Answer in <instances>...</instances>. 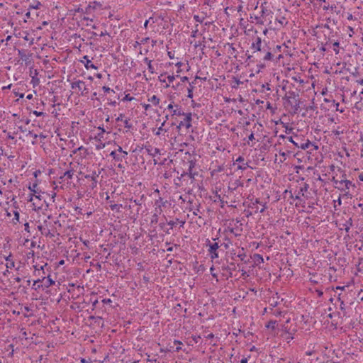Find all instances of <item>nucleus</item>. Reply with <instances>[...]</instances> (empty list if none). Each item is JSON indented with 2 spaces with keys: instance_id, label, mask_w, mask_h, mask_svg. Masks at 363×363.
<instances>
[{
  "instance_id": "f8f14e48",
  "label": "nucleus",
  "mask_w": 363,
  "mask_h": 363,
  "mask_svg": "<svg viewBox=\"0 0 363 363\" xmlns=\"http://www.w3.org/2000/svg\"><path fill=\"white\" fill-rule=\"evenodd\" d=\"M245 159L242 156H239L236 160L235 162L240 163V164L238 165V169L240 170H245L248 167V164L246 162H244Z\"/></svg>"
},
{
  "instance_id": "c9c22d12",
  "label": "nucleus",
  "mask_w": 363,
  "mask_h": 363,
  "mask_svg": "<svg viewBox=\"0 0 363 363\" xmlns=\"http://www.w3.org/2000/svg\"><path fill=\"white\" fill-rule=\"evenodd\" d=\"M310 145H311V143L308 140L307 143H302L300 145H298V147H300L302 150H306L309 147Z\"/></svg>"
},
{
  "instance_id": "7c9ffc66",
  "label": "nucleus",
  "mask_w": 363,
  "mask_h": 363,
  "mask_svg": "<svg viewBox=\"0 0 363 363\" xmlns=\"http://www.w3.org/2000/svg\"><path fill=\"white\" fill-rule=\"evenodd\" d=\"M277 325V321L276 320H270L267 324L266 327L269 329L274 330Z\"/></svg>"
},
{
  "instance_id": "4be33fe9",
  "label": "nucleus",
  "mask_w": 363,
  "mask_h": 363,
  "mask_svg": "<svg viewBox=\"0 0 363 363\" xmlns=\"http://www.w3.org/2000/svg\"><path fill=\"white\" fill-rule=\"evenodd\" d=\"M164 124H165V121L162 123L161 125L157 128V131L155 133L156 135L160 136L163 133L167 132V130L164 128Z\"/></svg>"
},
{
  "instance_id": "473e14b6",
  "label": "nucleus",
  "mask_w": 363,
  "mask_h": 363,
  "mask_svg": "<svg viewBox=\"0 0 363 363\" xmlns=\"http://www.w3.org/2000/svg\"><path fill=\"white\" fill-rule=\"evenodd\" d=\"M48 267V264L45 263L43 265H40L39 267V275H40V272L43 274V276L46 275V273L45 272V268Z\"/></svg>"
},
{
  "instance_id": "de8ad7c7",
  "label": "nucleus",
  "mask_w": 363,
  "mask_h": 363,
  "mask_svg": "<svg viewBox=\"0 0 363 363\" xmlns=\"http://www.w3.org/2000/svg\"><path fill=\"white\" fill-rule=\"evenodd\" d=\"M103 90L106 92V93H108V92H110V91H112L114 93V91L113 89H111L108 86H104L102 87Z\"/></svg>"
},
{
  "instance_id": "dca6fc26",
  "label": "nucleus",
  "mask_w": 363,
  "mask_h": 363,
  "mask_svg": "<svg viewBox=\"0 0 363 363\" xmlns=\"http://www.w3.org/2000/svg\"><path fill=\"white\" fill-rule=\"evenodd\" d=\"M143 61L147 65L149 72L151 74L155 73V69L152 65V61L147 57H145Z\"/></svg>"
},
{
  "instance_id": "0e129e2a",
  "label": "nucleus",
  "mask_w": 363,
  "mask_h": 363,
  "mask_svg": "<svg viewBox=\"0 0 363 363\" xmlns=\"http://www.w3.org/2000/svg\"><path fill=\"white\" fill-rule=\"evenodd\" d=\"M188 80H189V78L187 77H186V76L181 77V81L182 82H187Z\"/></svg>"
},
{
  "instance_id": "f704fd0d",
  "label": "nucleus",
  "mask_w": 363,
  "mask_h": 363,
  "mask_svg": "<svg viewBox=\"0 0 363 363\" xmlns=\"http://www.w3.org/2000/svg\"><path fill=\"white\" fill-rule=\"evenodd\" d=\"M157 222H158V216H157V213H155L154 215H152V216L151 218L150 223L152 225H153V224L157 223Z\"/></svg>"
},
{
  "instance_id": "3c124183",
  "label": "nucleus",
  "mask_w": 363,
  "mask_h": 363,
  "mask_svg": "<svg viewBox=\"0 0 363 363\" xmlns=\"http://www.w3.org/2000/svg\"><path fill=\"white\" fill-rule=\"evenodd\" d=\"M288 140L289 142H291V143H293L295 146L298 147V144L296 141L294 140L293 137H289Z\"/></svg>"
},
{
  "instance_id": "6ab92c4d",
  "label": "nucleus",
  "mask_w": 363,
  "mask_h": 363,
  "mask_svg": "<svg viewBox=\"0 0 363 363\" xmlns=\"http://www.w3.org/2000/svg\"><path fill=\"white\" fill-rule=\"evenodd\" d=\"M194 87H195V82H190L189 84V87L187 88V91H188L187 97L188 98H189V99L193 98V96H194L193 91H194Z\"/></svg>"
},
{
  "instance_id": "c03bdc74",
  "label": "nucleus",
  "mask_w": 363,
  "mask_h": 363,
  "mask_svg": "<svg viewBox=\"0 0 363 363\" xmlns=\"http://www.w3.org/2000/svg\"><path fill=\"white\" fill-rule=\"evenodd\" d=\"M194 19L196 22L201 23L203 22V18H201V17H200L199 16H198V15H195V16H194Z\"/></svg>"
},
{
  "instance_id": "39448f33",
  "label": "nucleus",
  "mask_w": 363,
  "mask_h": 363,
  "mask_svg": "<svg viewBox=\"0 0 363 363\" xmlns=\"http://www.w3.org/2000/svg\"><path fill=\"white\" fill-rule=\"evenodd\" d=\"M184 121H181L179 125L177 126L178 130H180L182 127H185L186 129H189L191 127V120L192 115L191 113H185Z\"/></svg>"
},
{
  "instance_id": "680f3d73",
  "label": "nucleus",
  "mask_w": 363,
  "mask_h": 363,
  "mask_svg": "<svg viewBox=\"0 0 363 363\" xmlns=\"http://www.w3.org/2000/svg\"><path fill=\"white\" fill-rule=\"evenodd\" d=\"M39 267H40V264L33 265V267L35 269V273L39 272Z\"/></svg>"
},
{
  "instance_id": "e2e57ef3",
  "label": "nucleus",
  "mask_w": 363,
  "mask_h": 363,
  "mask_svg": "<svg viewBox=\"0 0 363 363\" xmlns=\"http://www.w3.org/2000/svg\"><path fill=\"white\" fill-rule=\"evenodd\" d=\"M333 103L334 106H335L336 110L338 111V107L340 106V104L338 102H336L335 100L333 101Z\"/></svg>"
},
{
  "instance_id": "4468645a",
  "label": "nucleus",
  "mask_w": 363,
  "mask_h": 363,
  "mask_svg": "<svg viewBox=\"0 0 363 363\" xmlns=\"http://www.w3.org/2000/svg\"><path fill=\"white\" fill-rule=\"evenodd\" d=\"M102 5L100 2L98 1H93L89 3L88 7L86 9V11L89 12V10H96L98 9L101 8Z\"/></svg>"
},
{
  "instance_id": "338daca9",
  "label": "nucleus",
  "mask_w": 363,
  "mask_h": 363,
  "mask_svg": "<svg viewBox=\"0 0 363 363\" xmlns=\"http://www.w3.org/2000/svg\"><path fill=\"white\" fill-rule=\"evenodd\" d=\"M247 361H248L247 358L244 357V358H242V359L240 360V363H247Z\"/></svg>"
},
{
  "instance_id": "aec40b11",
  "label": "nucleus",
  "mask_w": 363,
  "mask_h": 363,
  "mask_svg": "<svg viewBox=\"0 0 363 363\" xmlns=\"http://www.w3.org/2000/svg\"><path fill=\"white\" fill-rule=\"evenodd\" d=\"M179 77V74L174 75L172 74L167 75V79H168V82L166 83V84L164 85V87L165 88L170 87L171 86L170 84L174 81L176 77Z\"/></svg>"
},
{
  "instance_id": "69168bd1",
  "label": "nucleus",
  "mask_w": 363,
  "mask_h": 363,
  "mask_svg": "<svg viewBox=\"0 0 363 363\" xmlns=\"http://www.w3.org/2000/svg\"><path fill=\"white\" fill-rule=\"evenodd\" d=\"M358 178L359 181L363 182V172L359 174Z\"/></svg>"
},
{
  "instance_id": "7ed1b4c3",
  "label": "nucleus",
  "mask_w": 363,
  "mask_h": 363,
  "mask_svg": "<svg viewBox=\"0 0 363 363\" xmlns=\"http://www.w3.org/2000/svg\"><path fill=\"white\" fill-rule=\"evenodd\" d=\"M6 215L7 217H13L11 219V223L13 225L21 223L18 207L13 206L11 209L9 208L6 210Z\"/></svg>"
},
{
  "instance_id": "2f4dec72",
  "label": "nucleus",
  "mask_w": 363,
  "mask_h": 363,
  "mask_svg": "<svg viewBox=\"0 0 363 363\" xmlns=\"http://www.w3.org/2000/svg\"><path fill=\"white\" fill-rule=\"evenodd\" d=\"M122 207L121 204H111L110 205V208L112 211H116L117 212H119L121 211V208Z\"/></svg>"
},
{
  "instance_id": "423d86ee",
  "label": "nucleus",
  "mask_w": 363,
  "mask_h": 363,
  "mask_svg": "<svg viewBox=\"0 0 363 363\" xmlns=\"http://www.w3.org/2000/svg\"><path fill=\"white\" fill-rule=\"evenodd\" d=\"M36 227L39 231H40L41 234L45 236L52 235L50 233V230L47 224V220L44 221V224L40 223V222L36 223Z\"/></svg>"
},
{
  "instance_id": "09e8293b",
  "label": "nucleus",
  "mask_w": 363,
  "mask_h": 363,
  "mask_svg": "<svg viewBox=\"0 0 363 363\" xmlns=\"http://www.w3.org/2000/svg\"><path fill=\"white\" fill-rule=\"evenodd\" d=\"M142 106L143 108L145 110V111H148L151 108V106L150 104H142Z\"/></svg>"
},
{
  "instance_id": "864d4df0",
  "label": "nucleus",
  "mask_w": 363,
  "mask_h": 363,
  "mask_svg": "<svg viewBox=\"0 0 363 363\" xmlns=\"http://www.w3.org/2000/svg\"><path fill=\"white\" fill-rule=\"evenodd\" d=\"M198 32H199V30H198V29L196 28L195 30H193V31L191 32V36L192 38H196V37L197 36Z\"/></svg>"
},
{
  "instance_id": "1a4fd4ad",
  "label": "nucleus",
  "mask_w": 363,
  "mask_h": 363,
  "mask_svg": "<svg viewBox=\"0 0 363 363\" xmlns=\"http://www.w3.org/2000/svg\"><path fill=\"white\" fill-rule=\"evenodd\" d=\"M288 102L291 104V106L294 107L295 111L298 109L299 102L296 99V95L294 92L290 93L289 96H288Z\"/></svg>"
},
{
  "instance_id": "a18cd8bd",
  "label": "nucleus",
  "mask_w": 363,
  "mask_h": 363,
  "mask_svg": "<svg viewBox=\"0 0 363 363\" xmlns=\"http://www.w3.org/2000/svg\"><path fill=\"white\" fill-rule=\"evenodd\" d=\"M91 188L94 189L96 186V184H97V181L94 178V177H91Z\"/></svg>"
},
{
  "instance_id": "f257e3e1",
  "label": "nucleus",
  "mask_w": 363,
  "mask_h": 363,
  "mask_svg": "<svg viewBox=\"0 0 363 363\" xmlns=\"http://www.w3.org/2000/svg\"><path fill=\"white\" fill-rule=\"evenodd\" d=\"M55 283V281L51 279L50 275H45L42 276V279H38L34 281L33 286L38 284L37 286L35 288V290L40 288L47 289L54 285Z\"/></svg>"
},
{
  "instance_id": "49530a36",
  "label": "nucleus",
  "mask_w": 363,
  "mask_h": 363,
  "mask_svg": "<svg viewBox=\"0 0 363 363\" xmlns=\"http://www.w3.org/2000/svg\"><path fill=\"white\" fill-rule=\"evenodd\" d=\"M166 74V73L164 74H161L158 78H159V80L160 82L162 83H166V79H162V77Z\"/></svg>"
},
{
  "instance_id": "393cba45",
  "label": "nucleus",
  "mask_w": 363,
  "mask_h": 363,
  "mask_svg": "<svg viewBox=\"0 0 363 363\" xmlns=\"http://www.w3.org/2000/svg\"><path fill=\"white\" fill-rule=\"evenodd\" d=\"M37 186L38 185L36 184H33L32 186H29V189L31 192L33 193V195L35 196V198L40 199V196L36 194H38V191L36 190Z\"/></svg>"
},
{
  "instance_id": "a19ab883",
  "label": "nucleus",
  "mask_w": 363,
  "mask_h": 363,
  "mask_svg": "<svg viewBox=\"0 0 363 363\" xmlns=\"http://www.w3.org/2000/svg\"><path fill=\"white\" fill-rule=\"evenodd\" d=\"M156 205L158 206L159 208H161L162 206L164 205V202L163 200L160 198L159 200H157L155 202Z\"/></svg>"
},
{
  "instance_id": "a211bd4d",
  "label": "nucleus",
  "mask_w": 363,
  "mask_h": 363,
  "mask_svg": "<svg viewBox=\"0 0 363 363\" xmlns=\"http://www.w3.org/2000/svg\"><path fill=\"white\" fill-rule=\"evenodd\" d=\"M98 130H100V132L95 136L94 139L96 140H104V135L106 133V130L102 126H99Z\"/></svg>"
},
{
  "instance_id": "052dcab7",
  "label": "nucleus",
  "mask_w": 363,
  "mask_h": 363,
  "mask_svg": "<svg viewBox=\"0 0 363 363\" xmlns=\"http://www.w3.org/2000/svg\"><path fill=\"white\" fill-rule=\"evenodd\" d=\"M293 79L296 81V82H298L299 83L302 84L303 83V80L301 79L300 77L297 78V77H293Z\"/></svg>"
},
{
  "instance_id": "72a5a7b5",
  "label": "nucleus",
  "mask_w": 363,
  "mask_h": 363,
  "mask_svg": "<svg viewBox=\"0 0 363 363\" xmlns=\"http://www.w3.org/2000/svg\"><path fill=\"white\" fill-rule=\"evenodd\" d=\"M272 54L271 53V52L268 51L265 53V55L264 56L263 59L265 61H269V60H272Z\"/></svg>"
},
{
  "instance_id": "412c9836",
  "label": "nucleus",
  "mask_w": 363,
  "mask_h": 363,
  "mask_svg": "<svg viewBox=\"0 0 363 363\" xmlns=\"http://www.w3.org/2000/svg\"><path fill=\"white\" fill-rule=\"evenodd\" d=\"M147 101L150 102L153 106H158L160 101V99L156 96L153 95L148 98Z\"/></svg>"
},
{
  "instance_id": "a878e982",
  "label": "nucleus",
  "mask_w": 363,
  "mask_h": 363,
  "mask_svg": "<svg viewBox=\"0 0 363 363\" xmlns=\"http://www.w3.org/2000/svg\"><path fill=\"white\" fill-rule=\"evenodd\" d=\"M96 141L98 142V143L96 144V145H95L96 150H100L101 149H104L106 147V143L103 142V140H101V141L100 140H96Z\"/></svg>"
},
{
  "instance_id": "0eeeda50",
  "label": "nucleus",
  "mask_w": 363,
  "mask_h": 363,
  "mask_svg": "<svg viewBox=\"0 0 363 363\" xmlns=\"http://www.w3.org/2000/svg\"><path fill=\"white\" fill-rule=\"evenodd\" d=\"M167 109L172 111V116H181L185 113L182 111V108L179 106L174 105L173 103H171L167 106Z\"/></svg>"
},
{
  "instance_id": "20e7f679",
  "label": "nucleus",
  "mask_w": 363,
  "mask_h": 363,
  "mask_svg": "<svg viewBox=\"0 0 363 363\" xmlns=\"http://www.w3.org/2000/svg\"><path fill=\"white\" fill-rule=\"evenodd\" d=\"M71 88L72 89H77L82 96L89 93V89L85 82L79 79L72 82L71 83Z\"/></svg>"
},
{
  "instance_id": "13d9d810",
  "label": "nucleus",
  "mask_w": 363,
  "mask_h": 363,
  "mask_svg": "<svg viewBox=\"0 0 363 363\" xmlns=\"http://www.w3.org/2000/svg\"><path fill=\"white\" fill-rule=\"evenodd\" d=\"M141 45H142V44H141L140 41V42L136 41V42L134 43L133 47H134L135 48H137L140 47Z\"/></svg>"
},
{
  "instance_id": "5701e85b",
  "label": "nucleus",
  "mask_w": 363,
  "mask_h": 363,
  "mask_svg": "<svg viewBox=\"0 0 363 363\" xmlns=\"http://www.w3.org/2000/svg\"><path fill=\"white\" fill-rule=\"evenodd\" d=\"M262 17V16H252V15L250 16V18L254 19L255 21V23L259 24V25L264 24V21Z\"/></svg>"
},
{
  "instance_id": "79ce46f5",
  "label": "nucleus",
  "mask_w": 363,
  "mask_h": 363,
  "mask_svg": "<svg viewBox=\"0 0 363 363\" xmlns=\"http://www.w3.org/2000/svg\"><path fill=\"white\" fill-rule=\"evenodd\" d=\"M175 65L178 67V69L177 71V73L179 74L181 72V67L183 65V63L182 62H178L175 64Z\"/></svg>"
},
{
  "instance_id": "c85d7f7f",
  "label": "nucleus",
  "mask_w": 363,
  "mask_h": 363,
  "mask_svg": "<svg viewBox=\"0 0 363 363\" xmlns=\"http://www.w3.org/2000/svg\"><path fill=\"white\" fill-rule=\"evenodd\" d=\"M110 155L113 157V160L118 162H121L123 160V157H120L116 154V151H112L110 153Z\"/></svg>"
},
{
  "instance_id": "e433bc0d",
  "label": "nucleus",
  "mask_w": 363,
  "mask_h": 363,
  "mask_svg": "<svg viewBox=\"0 0 363 363\" xmlns=\"http://www.w3.org/2000/svg\"><path fill=\"white\" fill-rule=\"evenodd\" d=\"M174 345L176 346V349H175L176 351L178 352L182 349L181 345H182V343L179 340H174Z\"/></svg>"
},
{
  "instance_id": "5fc2aeb1",
  "label": "nucleus",
  "mask_w": 363,
  "mask_h": 363,
  "mask_svg": "<svg viewBox=\"0 0 363 363\" xmlns=\"http://www.w3.org/2000/svg\"><path fill=\"white\" fill-rule=\"evenodd\" d=\"M149 40H150L149 38H144L141 39L140 43H141V44H145V43H147L149 41Z\"/></svg>"
},
{
  "instance_id": "6e6552de",
  "label": "nucleus",
  "mask_w": 363,
  "mask_h": 363,
  "mask_svg": "<svg viewBox=\"0 0 363 363\" xmlns=\"http://www.w3.org/2000/svg\"><path fill=\"white\" fill-rule=\"evenodd\" d=\"M208 246H209L208 252L211 255V258L212 259L218 258V253L217 252V250L219 248L218 244L217 242L209 243Z\"/></svg>"
},
{
  "instance_id": "ea45409f",
  "label": "nucleus",
  "mask_w": 363,
  "mask_h": 363,
  "mask_svg": "<svg viewBox=\"0 0 363 363\" xmlns=\"http://www.w3.org/2000/svg\"><path fill=\"white\" fill-rule=\"evenodd\" d=\"M339 45H340L339 43L337 41L333 43V50L336 54L339 53V50H338Z\"/></svg>"
},
{
  "instance_id": "f03ea898",
  "label": "nucleus",
  "mask_w": 363,
  "mask_h": 363,
  "mask_svg": "<svg viewBox=\"0 0 363 363\" xmlns=\"http://www.w3.org/2000/svg\"><path fill=\"white\" fill-rule=\"evenodd\" d=\"M88 154L89 153L87 149L84 146L81 145L80 147L72 150L70 157H72V155H75L74 160L78 164H79L82 162L83 160L87 157Z\"/></svg>"
},
{
  "instance_id": "4d7b16f0",
  "label": "nucleus",
  "mask_w": 363,
  "mask_h": 363,
  "mask_svg": "<svg viewBox=\"0 0 363 363\" xmlns=\"http://www.w3.org/2000/svg\"><path fill=\"white\" fill-rule=\"evenodd\" d=\"M214 270V268L213 267H211L210 268V271H211V275L213 277H217V274L214 273V272H213Z\"/></svg>"
},
{
  "instance_id": "f3484780",
  "label": "nucleus",
  "mask_w": 363,
  "mask_h": 363,
  "mask_svg": "<svg viewBox=\"0 0 363 363\" xmlns=\"http://www.w3.org/2000/svg\"><path fill=\"white\" fill-rule=\"evenodd\" d=\"M6 259V267L7 269H12L15 267V262L12 259V257L11 255L5 257Z\"/></svg>"
},
{
  "instance_id": "4c0bfd02",
  "label": "nucleus",
  "mask_w": 363,
  "mask_h": 363,
  "mask_svg": "<svg viewBox=\"0 0 363 363\" xmlns=\"http://www.w3.org/2000/svg\"><path fill=\"white\" fill-rule=\"evenodd\" d=\"M134 99V97L131 96L129 94H125L123 99H122L123 101H131Z\"/></svg>"
},
{
  "instance_id": "9b49d317",
  "label": "nucleus",
  "mask_w": 363,
  "mask_h": 363,
  "mask_svg": "<svg viewBox=\"0 0 363 363\" xmlns=\"http://www.w3.org/2000/svg\"><path fill=\"white\" fill-rule=\"evenodd\" d=\"M80 62L84 64V66L85 67V68L86 69H98V67L95 65H94L91 62V61L89 59L87 55H84L83 57V60H82Z\"/></svg>"
},
{
  "instance_id": "b1692460",
  "label": "nucleus",
  "mask_w": 363,
  "mask_h": 363,
  "mask_svg": "<svg viewBox=\"0 0 363 363\" xmlns=\"http://www.w3.org/2000/svg\"><path fill=\"white\" fill-rule=\"evenodd\" d=\"M336 184L340 183V184H344L346 189H349L350 186L352 185V182L350 180H341L340 182H335Z\"/></svg>"
},
{
  "instance_id": "603ef678",
  "label": "nucleus",
  "mask_w": 363,
  "mask_h": 363,
  "mask_svg": "<svg viewBox=\"0 0 363 363\" xmlns=\"http://www.w3.org/2000/svg\"><path fill=\"white\" fill-rule=\"evenodd\" d=\"M167 224H168L169 225H170L171 228H173L176 225L177 222H176V221H174V220H169V221L167 223Z\"/></svg>"
},
{
  "instance_id": "9d476101",
  "label": "nucleus",
  "mask_w": 363,
  "mask_h": 363,
  "mask_svg": "<svg viewBox=\"0 0 363 363\" xmlns=\"http://www.w3.org/2000/svg\"><path fill=\"white\" fill-rule=\"evenodd\" d=\"M251 49L253 50L254 52L262 50V39L260 37L257 36L254 38L251 45Z\"/></svg>"
},
{
  "instance_id": "c756f323",
  "label": "nucleus",
  "mask_w": 363,
  "mask_h": 363,
  "mask_svg": "<svg viewBox=\"0 0 363 363\" xmlns=\"http://www.w3.org/2000/svg\"><path fill=\"white\" fill-rule=\"evenodd\" d=\"M123 124H124V127L128 130H129L130 129L132 128V124L130 122V119L128 118H125L123 121Z\"/></svg>"
},
{
  "instance_id": "ddd939ff",
  "label": "nucleus",
  "mask_w": 363,
  "mask_h": 363,
  "mask_svg": "<svg viewBox=\"0 0 363 363\" xmlns=\"http://www.w3.org/2000/svg\"><path fill=\"white\" fill-rule=\"evenodd\" d=\"M74 174V170L73 169H69L65 172L63 174L60 176V179L63 181H65L66 179H72Z\"/></svg>"
},
{
  "instance_id": "bf43d9fd",
  "label": "nucleus",
  "mask_w": 363,
  "mask_h": 363,
  "mask_svg": "<svg viewBox=\"0 0 363 363\" xmlns=\"http://www.w3.org/2000/svg\"><path fill=\"white\" fill-rule=\"evenodd\" d=\"M24 227H25V230H26V232H29V228H30V226H29V223H26L24 224Z\"/></svg>"
},
{
  "instance_id": "774afa93",
  "label": "nucleus",
  "mask_w": 363,
  "mask_h": 363,
  "mask_svg": "<svg viewBox=\"0 0 363 363\" xmlns=\"http://www.w3.org/2000/svg\"><path fill=\"white\" fill-rule=\"evenodd\" d=\"M357 83L360 84V85H363V79H357Z\"/></svg>"
},
{
  "instance_id": "6e6d98bb",
  "label": "nucleus",
  "mask_w": 363,
  "mask_h": 363,
  "mask_svg": "<svg viewBox=\"0 0 363 363\" xmlns=\"http://www.w3.org/2000/svg\"><path fill=\"white\" fill-rule=\"evenodd\" d=\"M148 52H149V49L146 48V49H144L143 50H140V55H143V54L145 55V54L148 53Z\"/></svg>"
},
{
  "instance_id": "8fccbe9b",
  "label": "nucleus",
  "mask_w": 363,
  "mask_h": 363,
  "mask_svg": "<svg viewBox=\"0 0 363 363\" xmlns=\"http://www.w3.org/2000/svg\"><path fill=\"white\" fill-rule=\"evenodd\" d=\"M124 115L123 113H120L119 116L116 118V121H123L124 120Z\"/></svg>"
},
{
  "instance_id": "cd10ccee",
  "label": "nucleus",
  "mask_w": 363,
  "mask_h": 363,
  "mask_svg": "<svg viewBox=\"0 0 363 363\" xmlns=\"http://www.w3.org/2000/svg\"><path fill=\"white\" fill-rule=\"evenodd\" d=\"M276 21H277L281 26H284L288 23L287 21L286 20V18L284 16L277 18Z\"/></svg>"
},
{
  "instance_id": "bb28decb",
  "label": "nucleus",
  "mask_w": 363,
  "mask_h": 363,
  "mask_svg": "<svg viewBox=\"0 0 363 363\" xmlns=\"http://www.w3.org/2000/svg\"><path fill=\"white\" fill-rule=\"evenodd\" d=\"M147 151L149 152V154H150L153 156H155L156 155L160 154V150L156 147H151L150 149L147 148Z\"/></svg>"
},
{
  "instance_id": "58836bf2",
  "label": "nucleus",
  "mask_w": 363,
  "mask_h": 363,
  "mask_svg": "<svg viewBox=\"0 0 363 363\" xmlns=\"http://www.w3.org/2000/svg\"><path fill=\"white\" fill-rule=\"evenodd\" d=\"M40 6H41V3L40 1H37L35 4L30 5V9H40Z\"/></svg>"
},
{
  "instance_id": "37998d69",
  "label": "nucleus",
  "mask_w": 363,
  "mask_h": 363,
  "mask_svg": "<svg viewBox=\"0 0 363 363\" xmlns=\"http://www.w3.org/2000/svg\"><path fill=\"white\" fill-rule=\"evenodd\" d=\"M33 113L38 117L45 116V113L42 111H33Z\"/></svg>"
},
{
  "instance_id": "2eb2a0df",
  "label": "nucleus",
  "mask_w": 363,
  "mask_h": 363,
  "mask_svg": "<svg viewBox=\"0 0 363 363\" xmlns=\"http://www.w3.org/2000/svg\"><path fill=\"white\" fill-rule=\"evenodd\" d=\"M265 4H266V3L262 4V5L260 6V9H261V16L264 17V16H270L272 17L273 13H272V11L271 10H269V9H266V7L264 6Z\"/></svg>"
}]
</instances>
